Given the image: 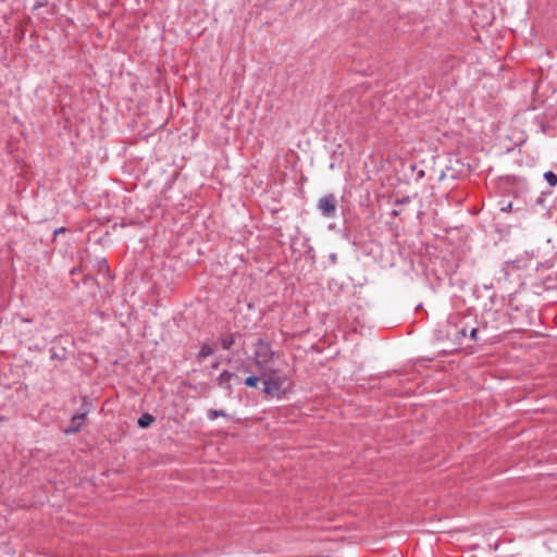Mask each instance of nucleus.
<instances>
[{"label":"nucleus","instance_id":"11","mask_svg":"<svg viewBox=\"0 0 557 557\" xmlns=\"http://www.w3.org/2000/svg\"><path fill=\"white\" fill-rule=\"evenodd\" d=\"M232 344H233V342H232V341H230V342L224 341V342H223V346H224V348H230Z\"/></svg>","mask_w":557,"mask_h":557},{"label":"nucleus","instance_id":"1","mask_svg":"<svg viewBox=\"0 0 557 557\" xmlns=\"http://www.w3.org/2000/svg\"><path fill=\"white\" fill-rule=\"evenodd\" d=\"M262 384V393L272 398H282L289 391V382L287 374L278 366H267L259 376L246 377V386L257 387L258 383Z\"/></svg>","mask_w":557,"mask_h":557},{"label":"nucleus","instance_id":"9","mask_svg":"<svg viewBox=\"0 0 557 557\" xmlns=\"http://www.w3.org/2000/svg\"><path fill=\"white\" fill-rule=\"evenodd\" d=\"M470 338L473 341L478 339V329H472L470 332Z\"/></svg>","mask_w":557,"mask_h":557},{"label":"nucleus","instance_id":"7","mask_svg":"<svg viewBox=\"0 0 557 557\" xmlns=\"http://www.w3.org/2000/svg\"><path fill=\"white\" fill-rule=\"evenodd\" d=\"M213 354V349L209 345H203L199 350V357L207 358Z\"/></svg>","mask_w":557,"mask_h":557},{"label":"nucleus","instance_id":"6","mask_svg":"<svg viewBox=\"0 0 557 557\" xmlns=\"http://www.w3.org/2000/svg\"><path fill=\"white\" fill-rule=\"evenodd\" d=\"M544 177L550 186L557 185V175L552 171L545 172Z\"/></svg>","mask_w":557,"mask_h":557},{"label":"nucleus","instance_id":"8","mask_svg":"<svg viewBox=\"0 0 557 557\" xmlns=\"http://www.w3.org/2000/svg\"><path fill=\"white\" fill-rule=\"evenodd\" d=\"M48 4V0H35L34 9L44 8Z\"/></svg>","mask_w":557,"mask_h":557},{"label":"nucleus","instance_id":"10","mask_svg":"<svg viewBox=\"0 0 557 557\" xmlns=\"http://www.w3.org/2000/svg\"><path fill=\"white\" fill-rule=\"evenodd\" d=\"M65 232V227H59L54 231L53 235H54V238L61 234V233H64Z\"/></svg>","mask_w":557,"mask_h":557},{"label":"nucleus","instance_id":"3","mask_svg":"<svg viewBox=\"0 0 557 557\" xmlns=\"http://www.w3.org/2000/svg\"><path fill=\"white\" fill-rule=\"evenodd\" d=\"M317 207L323 216L333 218L336 214L337 200L334 195H326L319 199Z\"/></svg>","mask_w":557,"mask_h":557},{"label":"nucleus","instance_id":"2","mask_svg":"<svg viewBox=\"0 0 557 557\" xmlns=\"http://www.w3.org/2000/svg\"><path fill=\"white\" fill-rule=\"evenodd\" d=\"M255 361L260 368V372L267 367L278 366V358L272 352L270 346L264 342H259L255 350Z\"/></svg>","mask_w":557,"mask_h":557},{"label":"nucleus","instance_id":"5","mask_svg":"<svg viewBox=\"0 0 557 557\" xmlns=\"http://www.w3.org/2000/svg\"><path fill=\"white\" fill-rule=\"evenodd\" d=\"M153 420L154 419L151 414L145 413L138 419V424L141 428H147L153 422Z\"/></svg>","mask_w":557,"mask_h":557},{"label":"nucleus","instance_id":"4","mask_svg":"<svg viewBox=\"0 0 557 557\" xmlns=\"http://www.w3.org/2000/svg\"><path fill=\"white\" fill-rule=\"evenodd\" d=\"M86 420V413L75 414L71 419L69 428L65 430L66 434L77 433L84 425Z\"/></svg>","mask_w":557,"mask_h":557}]
</instances>
